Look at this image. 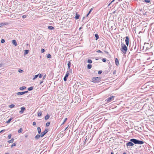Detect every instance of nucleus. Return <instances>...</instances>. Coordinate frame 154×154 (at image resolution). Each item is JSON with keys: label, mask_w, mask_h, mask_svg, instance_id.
<instances>
[{"label": "nucleus", "mask_w": 154, "mask_h": 154, "mask_svg": "<svg viewBox=\"0 0 154 154\" xmlns=\"http://www.w3.org/2000/svg\"><path fill=\"white\" fill-rule=\"evenodd\" d=\"M130 140L135 144H142L144 143L143 142V141H140L134 139H131Z\"/></svg>", "instance_id": "nucleus-1"}, {"label": "nucleus", "mask_w": 154, "mask_h": 154, "mask_svg": "<svg viewBox=\"0 0 154 154\" xmlns=\"http://www.w3.org/2000/svg\"><path fill=\"white\" fill-rule=\"evenodd\" d=\"M128 48L126 45L124 44H122V48H121V50L122 52L124 54H125Z\"/></svg>", "instance_id": "nucleus-2"}, {"label": "nucleus", "mask_w": 154, "mask_h": 154, "mask_svg": "<svg viewBox=\"0 0 154 154\" xmlns=\"http://www.w3.org/2000/svg\"><path fill=\"white\" fill-rule=\"evenodd\" d=\"M72 101L74 102L76 104L79 103L81 101V99L79 97H74L72 99Z\"/></svg>", "instance_id": "nucleus-3"}, {"label": "nucleus", "mask_w": 154, "mask_h": 154, "mask_svg": "<svg viewBox=\"0 0 154 154\" xmlns=\"http://www.w3.org/2000/svg\"><path fill=\"white\" fill-rule=\"evenodd\" d=\"M101 77H94L92 79V82H98L100 81Z\"/></svg>", "instance_id": "nucleus-4"}, {"label": "nucleus", "mask_w": 154, "mask_h": 154, "mask_svg": "<svg viewBox=\"0 0 154 154\" xmlns=\"http://www.w3.org/2000/svg\"><path fill=\"white\" fill-rule=\"evenodd\" d=\"M114 97H110L107 99L105 100V101H107V103L113 100H114Z\"/></svg>", "instance_id": "nucleus-5"}, {"label": "nucleus", "mask_w": 154, "mask_h": 154, "mask_svg": "<svg viewBox=\"0 0 154 154\" xmlns=\"http://www.w3.org/2000/svg\"><path fill=\"white\" fill-rule=\"evenodd\" d=\"M48 132V129H45L44 131L42 132L40 136L41 137H43L45 134Z\"/></svg>", "instance_id": "nucleus-6"}, {"label": "nucleus", "mask_w": 154, "mask_h": 154, "mask_svg": "<svg viewBox=\"0 0 154 154\" xmlns=\"http://www.w3.org/2000/svg\"><path fill=\"white\" fill-rule=\"evenodd\" d=\"M26 110L25 108L24 107H23L21 108V110L19 112L20 114H22L23 112Z\"/></svg>", "instance_id": "nucleus-7"}, {"label": "nucleus", "mask_w": 154, "mask_h": 154, "mask_svg": "<svg viewBox=\"0 0 154 154\" xmlns=\"http://www.w3.org/2000/svg\"><path fill=\"white\" fill-rule=\"evenodd\" d=\"M134 145V144L131 141L129 142L128 143H127L126 144V145L127 146H133Z\"/></svg>", "instance_id": "nucleus-8"}, {"label": "nucleus", "mask_w": 154, "mask_h": 154, "mask_svg": "<svg viewBox=\"0 0 154 154\" xmlns=\"http://www.w3.org/2000/svg\"><path fill=\"white\" fill-rule=\"evenodd\" d=\"M126 39L125 40V42H126V45L128 46L129 44V38L128 36H126L125 37Z\"/></svg>", "instance_id": "nucleus-9"}, {"label": "nucleus", "mask_w": 154, "mask_h": 154, "mask_svg": "<svg viewBox=\"0 0 154 154\" xmlns=\"http://www.w3.org/2000/svg\"><path fill=\"white\" fill-rule=\"evenodd\" d=\"M27 92H28L27 91H25V92H19L17 93V94L18 95H20L23 94H25V93H27Z\"/></svg>", "instance_id": "nucleus-10"}, {"label": "nucleus", "mask_w": 154, "mask_h": 154, "mask_svg": "<svg viewBox=\"0 0 154 154\" xmlns=\"http://www.w3.org/2000/svg\"><path fill=\"white\" fill-rule=\"evenodd\" d=\"M12 43L16 46L17 45V43L15 40H13L12 41Z\"/></svg>", "instance_id": "nucleus-11"}, {"label": "nucleus", "mask_w": 154, "mask_h": 154, "mask_svg": "<svg viewBox=\"0 0 154 154\" xmlns=\"http://www.w3.org/2000/svg\"><path fill=\"white\" fill-rule=\"evenodd\" d=\"M115 63L116 64L117 66L119 65V61L118 59L117 58L115 59Z\"/></svg>", "instance_id": "nucleus-12"}, {"label": "nucleus", "mask_w": 154, "mask_h": 154, "mask_svg": "<svg viewBox=\"0 0 154 154\" xmlns=\"http://www.w3.org/2000/svg\"><path fill=\"white\" fill-rule=\"evenodd\" d=\"M79 14L77 13H76L75 14V19H78L79 18Z\"/></svg>", "instance_id": "nucleus-13"}, {"label": "nucleus", "mask_w": 154, "mask_h": 154, "mask_svg": "<svg viewBox=\"0 0 154 154\" xmlns=\"http://www.w3.org/2000/svg\"><path fill=\"white\" fill-rule=\"evenodd\" d=\"M145 85H143V86L142 87H141V90H142V92H145V89H144H144H145Z\"/></svg>", "instance_id": "nucleus-14"}, {"label": "nucleus", "mask_w": 154, "mask_h": 154, "mask_svg": "<svg viewBox=\"0 0 154 154\" xmlns=\"http://www.w3.org/2000/svg\"><path fill=\"white\" fill-rule=\"evenodd\" d=\"M48 29L50 30L54 29V27L51 26H48Z\"/></svg>", "instance_id": "nucleus-15"}, {"label": "nucleus", "mask_w": 154, "mask_h": 154, "mask_svg": "<svg viewBox=\"0 0 154 154\" xmlns=\"http://www.w3.org/2000/svg\"><path fill=\"white\" fill-rule=\"evenodd\" d=\"M37 130L39 134H40V133L41 132V129L39 127H38L37 128Z\"/></svg>", "instance_id": "nucleus-16"}, {"label": "nucleus", "mask_w": 154, "mask_h": 154, "mask_svg": "<svg viewBox=\"0 0 154 154\" xmlns=\"http://www.w3.org/2000/svg\"><path fill=\"white\" fill-rule=\"evenodd\" d=\"M40 135H37L35 137V139L37 140L40 138Z\"/></svg>", "instance_id": "nucleus-17"}, {"label": "nucleus", "mask_w": 154, "mask_h": 154, "mask_svg": "<svg viewBox=\"0 0 154 154\" xmlns=\"http://www.w3.org/2000/svg\"><path fill=\"white\" fill-rule=\"evenodd\" d=\"M14 139L13 138H12L11 140L8 141V142L9 143H13L14 142Z\"/></svg>", "instance_id": "nucleus-18"}, {"label": "nucleus", "mask_w": 154, "mask_h": 154, "mask_svg": "<svg viewBox=\"0 0 154 154\" xmlns=\"http://www.w3.org/2000/svg\"><path fill=\"white\" fill-rule=\"evenodd\" d=\"M70 64H71L70 62L69 61L68 62L67 65H68V68L69 69L70 68Z\"/></svg>", "instance_id": "nucleus-19"}, {"label": "nucleus", "mask_w": 154, "mask_h": 154, "mask_svg": "<svg viewBox=\"0 0 154 154\" xmlns=\"http://www.w3.org/2000/svg\"><path fill=\"white\" fill-rule=\"evenodd\" d=\"M49 118V116L48 115H47L45 117V120H47Z\"/></svg>", "instance_id": "nucleus-20"}, {"label": "nucleus", "mask_w": 154, "mask_h": 154, "mask_svg": "<svg viewBox=\"0 0 154 154\" xmlns=\"http://www.w3.org/2000/svg\"><path fill=\"white\" fill-rule=\"evenodd\" d=\"M29 51V50H25L24 53V55H26L28 53Z\"/></svg>", "instance_id": "nucleus-21"}, {"label": "nucleus", "mask_w": 154, "mask_h": 154, "mask_svg": "<svg viewBox=\"0 0 154 154\" xmlns=\"http://www.w3.org/2000/svg\"><path fill=\"white\" fill-rule=\"evenodd\" d=\"M88 68L89 69H90L92 67V65L91 64H88L87 66Z\"/></svg>", "instance_id": "nucleus-22"}, {"label": "nucleus", "mask_w": 154, "mask_h": 154, "mask_svg": "<svg viewBox=\"0 0 154 154\" xmlns=\"http://www.w3.org/2000/svg\"><path fill=\"white\" fill-rule=\"evenodd\" d=\"M95 37H96V40H97L99 38V36L98 34H95Z\"/></svg>", "instance_id": "nucleus-23"}, {"label": "nucleus", "mask_w": 154, "mask_h": 154, "mask_svg": "<svg viewBox=\"0 0 154 154\" xmlns=\"http://www.w3.org/2000/svg\"><path fill=\"white\" fill-rule=\"evenodd\" d=\"M26 88V87L25 86H22L20 87V89L21 90H24Z\"/></svg>", "instance_id": "nucleus-24"}, {"label": "nucleus", "mask_w": 154, "mask_h": 154, "mask_svg": "<svg viewBox=\"0 0 154 154\" xmlns=\"http://www.w3.org/2000/svg\"><path fill=\"white\" fill-rule=\"evenodd\" d=\"M42 113L41 111L38 112V116H40L42 115Z\"/></svg>", "instance_id": "nucleus-25"}, {"label": "nucleus", "mask_w": 154, "mask_h": 154, "mask_svg": "<svg viewBox=\"0 0 154 154\" xmlns=\"http://www.w3.org/2000/svg\"><path fill=\"white\" fill-rule=\"evenodd\" d=\"M39 74L35 75V77L32 79L33 80H35L36 79L38 76Z\"/></svg>", "instance_id": "nucleus-26"}, {"label": "nucleus", "mask_w": 154, "mask_h": 154, "mask_svg": "<svg viewBox=\"0 0 154 154\" xmlns=\"http://www.w3.org/2000/svg\"><path fill=\"white\" fill-rule=\"evenodd\" d=\"M23 131V130L21 128L18 131V133H21Z\"/></svg>", "instance_id": "nucleus-27"}, {"label": "nucleus", "mask_w": 154, "mask_h": 154, "mask_svg": "<svg viewBox=\"0 0 154 154\" xmlns=\"http://www.w3.org/2000/svg\"><path fill=\"white\" fill-rule=\"evenodd\" d=\"M88 62L89 63H92V61L91 60L88 59Z\"/></svg>", "instance_id": "nucleus-28"}, {"label": "nucleus", "mask_w": 154, "mask_h": 154, "mask_svg": "<svg viewBox=\"0 0 154 154\" xmlns=\"http://www.w3.org/2000/svg\"><path fill=\"white\" fill-rule=\"evenodd\" d=\"M14 106V104H11L9 106V107L11 108H13Z\"/></svg>", "instance_id": "nucleus-29"}, {"label": "nucleus", "mask_w": 154, "mask_h": 154, "mask_svg": "<svg viewBox=\"0 0 154 154\" xmlns=\"http://www.w3.org/2000/svg\"><path fill=\"white\" fill-rule=\"evenodd\" d=\"M33 89V87H31L28 88V90L29 91H31Z\"/></svg>", "instance_id": "nucleus-30"}, {"label": "nucleus", "mask_w": 154, "mask_h": 154, "mask_svg": "<svg viewBox=\"0 0 154 154\" xmlns=\"http://www.w3.org/2000/svg\"><path fill=\"white\" fill-rule=\"evenodd\" d=\"M51 55L50 54H48V55H47V57L48 58H51Z\"/></svg>", "instance_id": "nucleus-31"}, {"label": "nucleus", "mask_w": 154, "mask_h": 154, "mask_svg": "<svg viewBox=\"0 0 154 154\" xmlns=\"http://www.w3.org/2000/svg\"><path fill=\"white\" fill-rule=\"evenodd\" d=\"M50 122H48L46 123V127H48V126L50 124Z\"/></svg>", "instance_id": "nucleus-32"}, {"label": "nucleus", "mask_w": 154, "mask_h": 154, "mask_svg": "<svg viewBox=\"0 0 154 154\" xmlns=\"http://www.w3.org/2000/svg\"><path fill=\"white\" fill-rule=\"evenodd\" d=\"M11 134H9L8 137V139H11Z\"/></svg>", "instance_id": "nucleus-33"}, {"label": "nucleus", "mask_w": 154, "mask_h": 154, "mask_svg": "<svg viewBox=\"0 0 154 154\" xmlns=\"http://www.w3.org/2000/svg\"><path fill=\"white\" fill-rule=\"evenodd\" d=\"M145 2H146V3H149L150 2V0H145Z\"/></svg>", "instance_id": "nucleus-34"}, {"label": "nucleus", "mask_w": 154, "mask_h": 154, "mask_svg": "<svg viewBox=\"0 0 154 154\" xmlns=\"http://www.w3.org/2000/svg\"><path fill=\"white\" fill-rule=\"evenodd\" d=\"M69 74L68 72H67L66 74L65 77H66L67 78L68 76H69Z\"/></svg>", "instance_id": "nucleus-35"}, {"label": "nucleus", "mask_w": 154, "mask_h": 154, "mask_svg": "<svg viewBox=\"0 0 154 154\" xmlns=\"http://www.w3.org/2000/svg\"><path fill=\"white\" fill-rule=\"evenodd\" d=\"M12 120V119L10 118V119L7 122V123H8L10 122L11 120Z\"/></svg>", "instance_id": "nucleus-36"}, {"label": "nucleus", "mask_w": 154, "mask_h": 154, "mask_svg": "<svg viewBox=\"0 0 154 154\" xmlns=\"http://www.w3.org/2000/svg\"><path fill=\"white\" fill-rule=\"evenodd\" d=\"M67 120V118H66L64 120V121H63V123H62V125H63V124H64L65 122H66V121Z\"/></svg>", "instance_id": "nucleus-37"}, {"label": "nucleus", "mask_w": 154, "mask_h": 154, "mask_svg": "<svg viewBox=\"0 0 154 154\" xmlns=\"http://www.w3.org/2000/svg\"><path fill=\"white\" fill-rule=\"evenodd\" d=\"M102 60L103 62H106V59L105 58H103L102 59Z\"/></svg>", "instance_id": "nucleus-38"}, {"label": "nucleus", "mask_w": 154, "mask_h": 154, "mask_svg": "<svg viewBox=\"0 0 154 154\" xmlns=\"http://www.w3.org/2000/svg\"><path fill=\"white\" fill-rule=\"evenodd\" d=\"M5 42V40L4 39H2L1 41V42L2 43H4Z\"/></svg>", "instance_id": "nucleus-39"}, {"label": "nucleus", "mask_w": 154, "mask_h": 154, "mask_svg": "<svg viewBox=\"0 0 154 154\" xmlns=\"http://www.w3.org/2000/svg\"><path fill=\"white\" fill-rule=\"evenodd\" d=\"M16 146V144L15 143H14L13 144H12L11 146V147H13L14 146Z\"/></svg>", "instance_id": "nucleus-40"}, {"label": "nucleus", "mask_w": 154, "mask_h": 154, "mask_svg": "<svg viewBox=\"0 0 154 154\" xmlns=\"http://www.w3.org/2000/svg\"><path fill=\"white\" fill-rule=\"evenodd\" d=\"M102 71L101 70L99 71H98V74H100L102 73Z\"/></svg>", "instance_id": "nucleus-41"}, {"label": "nucleus", "mask_w": 154, "mask_h": 154, "mask_svg": "<svg viewBox=\"0 0 154 154\" xmlns=\"http://www.w3.org/2000/svg\"><path fill=\"white\" fill-rule=\"evenodd\" d=\"M41 51L42 53H43L45 52V50L43 49H42Z\"/></svg>", "instance_id": "nucleus-42"}, {"label": "nucleus", "mask_w": 154, "mask_h": 154, "mask_svg": "<svg viewBox=\"0 0 154 154\" xmlns=\"http://www.w3.org/2000/svg\"><path fill=\"white\" fill-rule=\"evenodd\" d=\"M18 72H20L22 73L23 72V71L21 69H19L18 71Z\"/></svg>", "instance_id": "nucleus-43"}, {"label": "nucleus", "mask_w": 154, "mask_h": 154, "mask_svg": "<svg viewBox=\"0 0 154 154\" xmlns=\"http://www.w3.org/2000/svg\"><path fill=\"white\" fill-rule=\"evenodd\" d=\"M97 53H102V52L100 50H98V51H97Z\"/></svg>", "instance_id": "nucleus-44"}, {"label": "nucleus", "mask_w": 154, "mask_h": 154, "mask_svg": "<svg viewBox=\"0 0 154 154\" xmlns=\"http://www.w3.org/2000/svg\"><path fill=\"white\" fill-rule=\"evenodd\" d=\"M38 76L39 78H41L42 76V74H39Z\"/></svg>", "instance_id": "nucleus-45"}, {"label": "nucleus", "mask_w": 154, "mask_h": 154, "mask_svg": "<svg viewBox=\"0 0 154 154\" xmlns=\"http://www.w3.org/2000/svg\"><path fill=\"white\" fill-rule=\"evenodd\" d=\"M64 80L65 81H66V80H67V78L66 77H65L64 78Z\"/></svg>", "instance_id": "nucleus-46"}, {"label": "nucleus", "mask_w": 154, "mask_h": 154, "mask_svg": "<svg viewBox=\"0 0 154 154\" xmlns=\"http://www.w3.org/2000/svg\"><path fill=\"white\" fill-rule=\"evenodd\" d=\"M36 125V123L35 122H33V125L34 126L35 125Z\"/></svg>", "instance_id": "nucleus-47"}, {"label": "nucleus", "mask_w": 154, "mask_h": 154, "mask_svg": "<svg viewBox=\"0 0 154 154\" xmlns=\"http://www.w3.org/2000/svg\"><path fill=\"white\" fill-rule=\"evenodd\" d=\"M93 10V8H91V9L90 11H89L88 13L89 14H90V13L92 11V10Z\"/></svg>", "instance_id": "nucleus-48"}, {"label": "nucleus", "mask_w": 154, "mask_h": 154, "mask_svg": "<svg viewBox=\"0 0 154 154\" xmlns=\"http://www.w3.org/2000/svg\"><path fill=\"white\" fill-rule=\"evenodd\" d=\"M22 17L24 18H26V15H23L22 16Z\"/></svg>", "instance_id": "nucleus-49"}, {"label": "nucleus", "mask_w": 154, "mask_h": 154, "mask_svg": "<svg viewBox=\"0 0 154 154\" xmlns=\"http://www.w3.org/2000/svg\"><path fill=\"white\" fill-rule=\"evenodd\" d=\"M5 131V130H1V131L0 132V133L2 132L3 131Z\"/></svg>", "instance_id": "nucleus-50"}, {"label": "nucleus", "mask_w": 154, "mask_h": 154, "mask_svg": "<svg viewBox=\"0 0 154 154\" xmlns=\"http://www.w3.org/2000/svg\"><path fill=\"white\" fill-rule=\"evenodd\" d=\"M116 73V71H114L113 72V74H115Z\"/></svg>", "instance_id": "nucleus-51"}, {"label": "nucleus", "mask_w": 154, "mask_h": 154, "mask_svg": "<svg viewBox=\"0 0 154 154\" xmlns=\"http://www.w3.org/2000/svg\"><path fill=\"white\" fill-rule=\"evenodd\" d=\"M45 75L43 76V79H45Z\"/></svg>", "instance_id": "nucleus-52"}, {"label": "nucleus", "mask_w": 154, "mask_h": 154, "mask_svg": "<svg viewBox=\"0 0 154 154\" xmlns=\"http://www.w3.org/2000/svg\"><path fill=\"white\" fill-rule=\"evenodd\" d=\"M112 2H111L108 5V6H109L112 3Z\"/></svg>", "instance_id": "nucleus-53"}, {"label": "nucleus", "mask_w": 154, "mask_h": 154, "mask_svg": "<svg viewBox=\"0 0 154 154\" xmlns=\"http://www.w3.org/2000/svg\"><path fill=\"white\" fill-rule=\"evenodd\" d=\"M2 66V64H0V67Z\"/></svg>", "instance_id": "nucleus-54"}, {"label": "nucleus", "mask_w": 154, "mask_h": 154, "mask_svg": "<svg viewBox=\"0 0 154 154\" xmlns=\"http://www.w3.org/2000/svg\"><path fill=\"white\" fill-rule=\"evenodd\" d=\"M115 0H113L112 1H111V2H113Z\"/></svg>", "instance_id": "nucleus-55"}, {"label": "nucleus", "mask_w": 154, "mask_h": 154, "mask_svg": "<svg viewBox=\"0 0 154 154\" xmlns=\"http://www.w3.org/2000/svg\"><path fill=\"white\" fill-rule=\"evenodd\" d=\"M89 14H89V13H88V14H87L86 17H87Z\"/></svg>", "instance_id": "nucleus-56"}, {"label": "nucleus", "mask_w": 154, "mask_h": 154, "mask_svg": "<svg viewBox=\"0 0 154 154\" xmlns=\"http://www.w3.org/2000/svg\"><path fill=\"white\" fill-rule=\"evenodd\" d=\"M111 154H114V153L113 152H111Z\"/></svg>", "instance_id": "nucleus-57"}, {"label": "nucleus", "mask_w": 154, "mask_h": 154, "mask_svg": "<svg viewBox=\"0 0 154 154\" xmlns=\"http://www.w3.org/2000/svg\"><path fill=\"white\" fill-rule=\"evenodd\" d=\"M123 154H127V153H125V152H124V153H123Z\"/></svg>", "instance_id": "nucleus-58"}, {"label": "nucleus", "mask_w": 154, "mask_h": 154, "mask_svg": "<svg viewBox=\"0 0 154 154\" xmlns=\"http://www.w3.org/2000/svg\"><path fill=\"white\" fill-rule=\"evenodd\" d=\"M27 137V135L25 136V137Z\"/></svg>", "instance_id": "nucleus-59"}, {"label": "nucleus", "mask_w": 154, "mask_h": 154, "mask_svg": "<svg viewBox=\"0 0 154 154\" xmlns=\"http://www.w3.org/2000/svg\"><path fill=\"white\" fill-rule=\"evenodd\" d=\"M67 128H68V127H67L65 129V130H66V129H67Z\"/></svg>", "instance_id": "nucleus-60"}, {"label": "nucleus", "mask_w": 154, "mask_h": 154, "mask_svg": "<svg viewBox=\"0 0 154 154\" xmlns=\"http://www.w3.org/2000/svg\"><path fill=\"white\" fill-rule=\"evenodd\" d=\"M5 154H9L8 153H6Z\"/></svg>", "instance_id": "nucleus-61"}]
</instances>
